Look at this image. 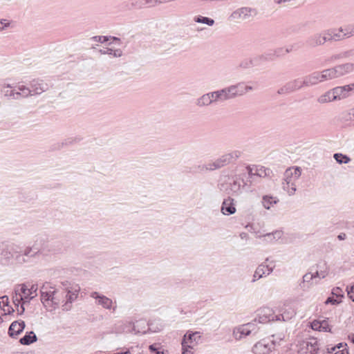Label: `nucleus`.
Here are the masks:
<instances>
[{
	"mask_svg": "<svg viewBox=\"0 0 354 354\" xmlns=\"http://www.w3.org/2000/svg\"><path fill=\"white\" fill-rule=\"evenodd\" d=\"M41 301L46 308L50 310L56 309L61 303V299L63 297V292L59 290L50 286L49 283H45L40 289Z\"/></svg>",
	"mask_w": 354,
	"mask_h": 354,
	"instance_id": "nucleus-1",
	"label": "nucleus"
},
{
	"mask_svg": "<svg viewBox=\"0 0 354 354\" xmlns=\"http://www.w3.org/2000/svg\"><path fill=\"white\" fill-rule=\"evenodd\" d=\"M301 174V169L299 167L295 169H288L284 173V180L283 182V189L288 192L290 196L295 194L296 192L295 183L299 180Z\"/></svg>",
	"mask_w": 354,
	"mask_h": 354,
	"instance_id": "nucleus-2",
	"label": "nucleus"
},
{
	"mask_svg": "<svg viewBox=\"0 0 354 354\" xmlns=\"http://www.w3.org/2000/svg\"><path fill=\"white\" fill-rule=\"evenodd\" d=\"M232 90H217L203 95L198 99L197 104L198 106H207L217 100H225L231 98L235 93H230Z\"/></svg>",
	"mask_w": 354,
	"mask_h": 354,
	"instance_id": "nucleus-3",
	"label": "nucleus"
},
{
	"mask_svg": "<svg viewBox=\"0 0 354 354\" xmlns=\"http://www.w3.org/2000/svg\"><path fill=\"white\" fill-rule=\"evenodd\" d=\"M281 317L283 318V320H286L285 313L280 315H274V311L272 308H270L268 307H263L259 309L257 311V316L252 322H254L255 324L256 323L266 324L274 320H280Z\"/></svg>",
	"mask_w": 354,
	"mask_h": 354,
	"instance_id": "nucleus-4",
	"label": "nucleus"
},
{
	"mask_svg": "<svg viewBox=\"0 0 354 354\" xmlns=\"http://www.w3.org/2000/svg\"><path fill=\"white\" fill-rule=\"evenodd\" d=\"M259 328L254 322H248L245 324L239 325L233 329L232 335L236 340H240L250 334H256Z\"/></svg>",
	"mask_w": 354,
	"mask_h": 354,
	"instance_id": "nucleus-5",
	"label": "nucleus"
},
{
	"mask_svg": "<svg viewBox=\"0 0 354 354\" xmlns=\"http://www.w3.org/2000/svg\"><path fill=\"white\" fill-rule=\"evenodd\" d=\"M350 90H329L319 96L317 101L321 104L327 103L335 100H340L348 96Z\"/></svg>",
	"mask_w": 354,
	"mask_h": 354,
	"instance_id": "nucleus-6",
	"label": "nucleus"
},
{
	"mask_svg": "<svg viewBox=\"0 0 354 354\" xmlns=\"http://www.w3.org/2000/svg\"><path fill=\"white\" fill-rule=\"evenodd\" d=\"M257 10L250 7H242L234 10L230 16L231 20H245L252 15H256Z\"/></svg>",
	"mask_w": 354,
	"mask_h": 354,
	"instance_id": "nucleus-7",
	"label": "nucleus"
},
{
	"mask_svg": "<svg viewBox=\"0 0 354 354\" xmlns=\"http://www.w3.org/2000/svg\"><path fill=\"white\" fill-rule=\"evenodd\" d=\"M90 296L96 300V304L102 306L105 309L113 310V312L115 311L117 307L113 306V302L110 298L100 295L97 292H91Z\"/></svg>",
	"mask_w": 354,
	"mask_h": 354,
	"instance_id": "nucleus-8",
	"label": "nucleus"
},
{
	"mask_svg": "<svg viewBox=\"0 0 354 354\" xmlns=\"http://www.w3.org/2000/svg\"><path fill=\"white\" fill-rule=\"evenodd\" d=\"M327 41V37L325 35V30L321 32L315 33L308 37L306 41L308 46L315 48L324 45Z\"/></svg>",
	"mask_w": 354,
	"mask_h": 354,
	"instance_id": "nucleus-9",
	"label": "nucleus"
},
{
	"mask_svg": "<svg viewBox=\"0 0 354 354\" xmlns=\"http://www.w3.org/2000/svg\"><path fill=\"white\" fill-rule=\"evenodd\" d=\"M80 288L75 289L73 292L68 290L66 292H63V297L61 299V302H64L62 305L63 310H70L72 308V303L77 298L78 292Z\"/></svg>",
	"mask_w": 354,
	"mask_h": 354,
	"instance_id": "nucleus-10",
	"label": "nucleus"
},
{
	"mask_svg": "<svg viewBox=\"0 0 354 354\" xmlns=\"http://www.w3.org/2000/svg\"><path fill=\"white\" fill-rule=\"evenodd\" d=\"M3 95L8 100L15 99L19 100L23 97H27L29 95H34L39 94L37 93L36 90H20V91L15 92V90H3Z\"/></svg>",
	"mask_w": 354,
	"mask_h": 354,
	"instance_id": "nucleus-11",
	"label": "nucleus"
},
{
	"mask_svg": "<svg viewBox=\"0 0 354 354\" xmlns=\"http://www.w3.org/2000/svg\"><path fill=\"white\" fill-rule=\"evenodd\" d=\"M318 349L317 339L311 338L302 342L299 353V354H317Z\"/></svg>",
	"mask_w": 354,
	"mask_h": 354,
	"instance_id": "nucleus-12",
	"label": "nucleus"
},
{
	"mask_svg": "<svg viewBox=\"0 0 354 354\" xmlns=\"http://www.w3.org/2000/svg\"><path fill=\"white\" fill-rule=\"evenodd\" d=\"M273 270L274 266L272 267L269 265H266L264 263L259 265L254 272L252 282L254 283L262 277L270 274L273 272Z\"/></svg>",
	"mask_w": 354,
	"mask_h": 354,
	"instance_id": "nucleus-13",
	"label": "nucleus"
},
{
	"mask_svg": "<svg viewBox=\"0 0 354 354\" xmlns=\"http://www.w3.org/2000/svg\"><path fill=\"white\" fill-rule=\"evenodd\" d=\"M248 170V182L250 183V184H252L255 182V178H265L266 176H268L270 174V169H266L264 167H261L259 168H257L255 170V172L252 171V169L250 167H247Z\"/></svg>",
	"mask_w": 354,
	"mask_h": 354,
	"instance_id": "nucleus-14",
	"label": "nucleus"
},
{
	"mask_svg": "<svg viewBox=\"0 0 354 354\" xmlns=\"http://www.w3.org/2000/svg\"><path fill=\"white\" fill-rule=\"evenodd\" d=\"M44 243V240L41 237H37L32 246L27 247L24 250V255L27 257H35L41 252Z\"/></svg>",
	"mask_w": 354,
	"mask_h": 354,
	"instance_id": "nucleus-15",
	"label": "nucleus"
},
{
	"mask_svg": "<svg viewBox=\"0 0 354 354\" xmlns=\"http://www.w3.org/2000/svg\"><path fill=\"white\" fill-rule=\"evenodd\" d=\"M20 286L21 293L24 295L23 297L24 299V302H29L37 295V284H32L30 288H28V287L24 283L20 285Z\"/></svg>",
	"mask_w": 354,
	"mask_h": 354,
	"instance_id": "nucleus-16",
	"label": "nucleus"
},
{
	"mask_svg": "<svg viewBox=\"0 0 354 354\" xmlns=\"http://www.w3.org/2000/svg\"><path fill=\"white\" fill-rule=\"evenodd\" d=\"M26 324L24 321H15L12 322L8 328V335L10 337H17L25 328Z\"/></svg>",
	"mask_w": 354,
	"mask_h": 354,
	"instance_id": "nucleus-17",
	"label": "nucleus"
},
{
	"mask_svg": "<svg viewBox=\"0 0 354 354\" xmlns=\"http://www.w3.org/2000/svg\"><path fill=\"white\" fill-rule=\"evenodd\" d=\"M201 339V333L198 331H187L183 336L182 342H186V344L193 345V348L198 344Z\"/></svg>",
	"mask_w": 354,
	"mask_h": 354,
	"instance_id": "nucleus-18",
	"label": "nucleus"
},
{
	"mask_svg": "<svg viewBox=\"0 0 354 354\" xmlns=\"http://www.w3.org/2000/svg\"><path fill=\"white\" fill-rule=\"evenodd\" d=\"M221 212L225 215H231L236 212L233 198L228 197L223 201L221 206Z\"/></svg>",
	"mask_w": 354,
	"mask_h": 354,
	"instance_id": "nucleus-19",
	"label": "nucleus"
},
{
	"mask_svg": "<svg viewBox=\"0 0 354 354\" xmlns=\"http://www.w3.org/2000/svg\"><path fill=\"white\" fill-rule=\"evenodd\" d=\"M302 79L304 87L313 86L317 83L321 82L319 72H314L309 75L303 77Z\"/></svg>",
	"mask_w": 354,
	"mask_h": 354,
	"instance_id": "nucleus-20",
	"label": "nucleus"
},
{
	"mask_svg": "<svg viewBox=\"0 0 354 354\" xmlns=\"http://www.w3.org/2000/svg\"><path fill=\"white\" fill-rule=\"evenodd\" d=\"M270 346L265 340L256 343L252 347L254 354H266L270 351Z\"/></svg>",
	"mask_w": 354,
	"mask_h": 354,
	"instance_id": "nucleus-21",
	"label": "nucleus"
},
{
	"mask_svg": "<svg viewBox=\"0 0 354 354\" xmlns=\"http://www.w3.org/2000/svg\"><path fill=\"white\" fill-rule=\"evenodd\" d=\"M239 155V151H234L232 153L223 155L217 159V161L219 162L221 167H223V166L227 165V164L238 158Z\"/></svg>",
	"mask_w": 354,
	"mask_h": 354,
	"instance_id": "nucleus-22",
	"label": "nucleus"
},
{
	"mask_svg": "<svg viewBox=\"0 0 354 354\" xmlns=\"http://www.w3.org/2000/svg\"><path fill=\"white\" fill-rule=\"evenodd\" d=\"M241 183H243V180H241L238 178H233L232 182L230 183V191L228 193L232 192L233 194L239 195L241 193V188L244 187V185H242Z\"/></svg>",
	"mask_w": 354,
	"mask_h": 354,
	"instance_id": "nucleus-23",
	"label": "nucleus"
},
{
	"mask_svg": "<svg viewBox=\"0 0 354 354\" xmlns=\"http://www.w3.org/2000/svg\"><path fill=\"white\" fill-rule=\"evenodd\" d=\"M325 35H330V37H327V41H338L346 39L344 36H343V34H340L339 32H336V29L335 28L325 30Z\"/></svg>",
	"mask_w": 354,
	"mask_h": 354,
	"instance_id": "nucleus-24",
	"label": "nucleus"
},
{
	"mask_svg": "<svg viewBox=\"0 0 354 354\" xmlns=\"http://www.w3.org/2000/svg\"><path fill=\"white\" fill-rule=\"evenodd\" d=\"M341 76H344L354 71V63L346 62L337 65Z\"/></svg>",
	"mask_w": 354,
	"mask_h": 354,
	"instance_id": "nucleus-25",
	"label": "nucleus"
},
{
	"mask_svg": "<svg viewBox=\"0 0 354 354\" xmlns=\"http://www.w3.org/2000/svg\"><path fill=\"white\" fill-rule=\"evenodd\" d=\"M37 340V335L33 331L27 332L26 335L21 337L19 342L23 345H30Z\"/></svg>",
	"mask_w": 354,
	"mask_h": 354,
	"instance_id": "nucleus-26",
	"label": "nucleus"
},
{
	"mask_svg": "<svg viewBox=\"0 0 354 354\" xmlns=\"http://www.w3.org/2000/svg\"><path fill=\"white\" fill-rule=\"evenodd\" d=\"M339 32L343 33V36L346 39L354 36V24H347L338 28Z\"/></svg>",
	"mask_w": 354,
	"mask_h": 354,
	"instance_id": "nucleus-27",
	"label": "nucleus"
},
{
	"mask_svg": "<svg viewBox=\"0 0 354 354\" xmlns=\"http://www.w3.org/2000/svg\"><path fill=\"white\" fill-rule=\"evenodd\" d=\"M278 202L279 199L277 198L270 195L263 196L261 201L263 206L267 209H270L271 206L277 204Z\"/></svg>",
	"mask_w": 354,
	"mask_h": 354,
	"instance_id": "nucleus-28",
	"label": "nucleus"
},
{
	"mask_svg": "<svg viewBox=\"0 0 354 354\" xmlns=\"http://www.w3.org/2000/svg\"><path fill=\"white\" fill-rule=\"evenodd\" d=\"M30 86L32 88H44V87H52L53 84L50 82H47L44 80L33 79L30 82Z\"/></svg>",
	"mask_w": 354,
	"mask_h": 354,
	"instance_id": "nucleus-29",
	"label": "nucleus"
},
{
	"mask_svg": "<svg viewBox=\"0 0 354 354\" xmlns=\"http://www.w3.org/2000/svg\"><path fill=\"white\" fill-rule=\"evenodd\" d=\"M16 248L17 245L15 244L7 245L6 248L2 250L1 255L3 256L6 259H10L13 256L12 252H18Z\"/></svg>",
	"mask_w": 354,
	"mask_h": 354,
	"instance_id": "nucleus-30",
	"label": "nucleus"
},
{
	"mask_svg": "<svg viewBox=\"0 0 354 354\" xmlns=\"http://www.w3.org/2000/svg\"><path fill=\"white\" fill-rule=\"evenodd\" d=\"M194 21L196 23L207 24V26H213L215 23L213 19L207 17H203L201 15L196 16L194 18Z\"/></svg>",
	"mask_w": 354,
	"mask_h": 354,
	"instance_id": "nucleus-31",
	"label": "nucleus"
},
{
	"mask_svg": "<svg viewBox=\"0 0 354 354\" xmlns=\"http://www.w3.org/2000/svg\"><path fill=\"white\" fill-rule=\"evenodd\" d=\"M319 78L321 82L328 80H332L335 78V76L333 75V72H332V68H328L322 71L321 73H319Z\"/></svg>",
	"mask_w": 354,
	"mask_h": 354,
	"instance_id": "nucleus-32",
	"label": "nucleus"
},
{
	"mask_svg": "<svg viewBox=\"0 0 354 354\" xmlns=\"http://www.w3.org/2000/svg\"><path fill=\"white\" fill-rule=\"evenodd\" d=\"M333 158L339 164H347L351 161V158L347 155L341 153H335Z\"/></svg>",
	"mask_w": 354,
	"mask_h": 354,
	"instance_id": "nucleus-33",
	"label": "nucleus"
},
{
	"mask_svg": "<svg viewBox=\"0 0 354 354\" xmlns=\"http://www.w3.org/2000/svg\"><path fill=\"white\" fill-rule=\"evenodd\" d=\"M304 88L302 77L297 78L296 80L290 81L286 84V88Z\"/></svg>",
	"mask_w": 354,
	"mask_h": 354,
	"instance_id": "nucleus-34",
	"label": "nucleus"
},
{
	"mask_svg": "<svg viewBox=\"0 0 354 354\" xmlns=\"http://www.w3.org/2000/svg\"><path fill=\"white\" fill-rule=\"evenodd\" d=\"M99 52L102 55L109 54V55H111L115 57H119L122 54V50L120 49L113 50V49L109 48H106L104 50L100 49L99 50Z\"/></svg>",
	"mask_w": 354,
	"mask_h": 354,
	"instance_id": "nucleus-35",
	"label": "nucleus"
},
{
	"mask_svg": "<svg viewBox=\"0 0 354 354\" xmlns=\"http://www.w3.org/2000/svg\"><path fill=\"white\" fill-rule=\"evenodd\" d=\"M129 3L130 6L128 8L129 10L142 9L145 8L144 0H131Z\"/></svg>",
	"mask_w": 354,
	"mask_h": 354,
	"instance_id": "nucleus-36",
	"label": "nucleus"
},
{
	"mask_svg": "<svg viewBox=\"0 0 354 354\" xmlns=\"http://www.w3.org/2000/svg\"><path fill=\"white\" fill-rule=\"evenodd\" d=\"M354 118V111L349 110L342 113L341 120L343 122L351 121Z\"/></svg>",
	"mask_w": 354,
	"mask_h": 354,
	"instance_id": "nucleus-37",
	"label": "nucleus"
},
{
	"mask_svg": "<svg viewBox=\"0 0 354 354\" xmlns=\"http://www.w3.org/2000/svg\"><path fill=\"white\" fill-rule=\"evenodd\" d=\"M319 270L318 272H319V274L321 275V279L325 278L328 274V268L326 263H323L322 265L318 266Z\"/></svg>",
	"mask_w": 354,
	"mask_h": 354,
	"instance_id": "nucleus-38",
	"label": "nucleus"
},
{
	"mask_svg": "<svg viewBox=\"0 0 354 354\" xmlns=\"http://www.w3.org/2000/svg\"><path fill=\"white\" fill-rule=\"evenodd\" d=\"M203 169H205L206 171H209V170H214V169L221 168V166L219 164V162L217 161V159H216L214 162H210V163H208V164L204 165L203 167Z\"/></svg>",
	"mask_w": 354,
	"mask_h": 354,
	"instance_id": "nucleus-39",
	"label": "nucleus"
},
{
	"mask_svg": "<svg viewBox=\"0 0 354 354\" xmlns=\"http://www.w3.org/2000/svg\"><path fill=\"white\" fill-rule=\"evenodd\" d=\"M283 232L281 230H276L272 233H267L263 235L264 237H272L274 241L280 239L283 236Z\"/></svg>",
	"mask_w": 354,
	"mask_h": 354,
	"instance_id": "nucleus-40",
	"label": "nucleus"
},
{
	"mask_svg": "<svg viewBox=\"0 0 354 354\" xmlns=\"http://www.w3.org/2000/svg\"><path fill=\"white\" fill-rule=\"evenodd\" d=\"M347 59L346 50H344L339 53L333 55L330 59V62H335L336 60Z\"/></svg>",
	"mask_w": 354,
	"mask_h": 354,
	"instance_id": "nucleus-41",
	"label": "nucleus"
},
{
	"mask_svg": "<svg viewBox=\"0 0 354 354\" xmlns=\"http://www.w3.org/2000/svg\"><path fill=\"white\" fill-rule=\"evenodd\" d=\"M15 296L13 297V303L16 307H19V305L21 301H24V299L22 295L17 292V290H15ZM25 303V302H23Z\"/></svg>",
	"mask_w": 354,
	"mask_h": 354,
	"instance_id": "nucleus-42",
	"label": "nucleus"
},
{
	"mask_svg": "<svg viewBox=\"0 0 354 354\" xmlns=\"http://www.w3.org/2000/svg\"><path fill=\"white\" fill-rule=\"evenodd\" d=\"M182 344V354H193L192 349H193V345L186 344V342H181Z\"/></svg>",
	"mask_w": 354,
	"mask_h": 354,
	"instance_id": "nucleus-43",
	"label": "nucleus"
},
{
	"mask_svg": "<svg viewBox=\"0 0 354 354\" xmlns=\"http://www.w3.org/2000/svg\"><path fill=\"white\" fill-rule=\"evenodd\" d=\"M252 59H245L241 62L240 64V67L243 68V69L249 68L251 67H254Z\"/></svg>",
	"mask_w": 354,
	"mask_h": 354,
	"instance_id": "nucleus-44",
	"label": "nucleus"
},
{
	"mask_svg": "<svg viewBox=\"0 0 354 354\" xmlns=\"http://www.w3.org/2000/svg\"><path fill=\"white\" fill-rule=\"evenodd\" d=\"M252 59L254 66H260L262 63L266 62V59H264L263 55L255 56Z\"/></svg>",
	"mask_w": 354,
	"mask_h": 354,
	"instance_id": "nucleus-45",
	"label": "nucleus"
},
{
	"mask_svg": "<svg viewBox=\"0 0 354 354\" xmlns=\"http://www.w3.org/2000/svg\"><path fill=\"white\" fill-rule=\"evenodd\" d=\"M110 37H111V36H94L92 37L91 39L94 41H97L103 44L108 41L110 39Z\"/></svg>",
	"mask_w": 354,
	"mask_h": 354,
	"instance_id": "nucleus-46",
	"label": "nucleus"
},
{
	"mask_svg": "<svg viewBox=\"0 0 354 354\" xmlns=\"http://www.w3.org/2000/svg\"><path fill=\"white\" fill-rule=\"evenodd\" d=\"M262 55L263 56L264 59H266V62L273 61L276 58L274 50L268 51Z\"/></svg>",
	"mask_w": 354,
	"mask_h": 354,
	"instance_id": "nucleus-47",
	"label": "nucleus"
},
{
	"mask_svg": "<svg viewBox=\"0 0 354 354\" xmlns=\"http://www.w3.org/2000/svg\"><path fill=\"white\" fill-rule=\"evenodd\" d=\"M239 87H241V88H247V89H249V88H253V86L245 83V82H241V83H239L238 84H236V85H232L230 86H229L227 88H239Z\"/></svg>",
	"mask_w": 354,
	"mask_h": 354,
	"instance_id": "nucleus-48",
	"label": "nucleus"
},
{
	"mask_svg": "<svg viewBox=\"0 0 354 354\" xmlns=\"http://www.w3.org/2000/svg\"><path fill=\"white\" fill-rule=\"evenodd\" d=\"M0 306L2 308L9 307V298L4 295L0 297Z\"/></svg>",
	"mask_w": 354,
	"mask_h": 354,
	"instance_id": "nucleus-49",
	"label": "nucleus"
},
{
	"mask_svg": "<svg viewBox=\"0 0 354 354\" xmlns=\"http://www.w3.org/2000/svg\"><path fill=\"white\" fill-rule=\"evenodd\" d=\"M332 294L337 297L342 298L344 297L343 291L339 287L333 288L332 290Z\"/></svg>",
	"mask_w": 354,
	"mask_h": 354,
	"instance_id": "nucleus-50",
	"label": "nucleus"
},
{
	"mask_svg": "<svg viewBox=\"0 0 354 354\" xmlns=\"http://www.w3.org/2000/svg\"><path fill=\"white\" fill-rule=\"evenodd\" d=\"M346 291L349 298L354 302V284L347 287Z\"/></svg>",
	"mask_w": 354,
	"mask_h": 354,
	"instance_id": "nucleus-51",
	"label": "nucleus"
},
{
	"mask_svg": "<svg viewBox=\"0 0 354 354\" xmlns=\"http://www.w3.org/2000/svg\"><path fill=\"white\" fill-rule=\"evenodd\" d=\"M273 50L276 58L279 57L281 56H283L285 55L284 49L283 48H277Z\"/></svg>",
	"mask_w": 354,
	"mask_h": 354,
	"instance_id": "nucleus-52",
	"label": "nucleus"
},
{
	"mask_svg": "<svg viewBox=\"0 0 354 354\" xmlns=\"http://www.w3.org/2000/svg\"><path fill=\"white\" fill-rule=\"evenodd\" d=\"M341 302V301H338L337 299H334L333 297H328L325 301L326 304H338Z\"/></svg>",
	"mask_w": 354,
	"mask_h": 354,
	"instance_id": "nucleus-53",
	"label": "nucleus"
},
{
	"mask_svg": "<svg viewBox=\"0 0 354 354\" xmlns=\"http://www.w3.org/2000/svg\"><path fill=\"white\" fill-rule=\"evenodd\" d=\"M347 59L354 58V47L346 50Z\"/></svg>",
	"mask_w": 354,
	"mask_h": 354,
	"instance_id": "nucleus-54",
	"label": "nucleus"
},
{
	"mask_svg": "<svg viewBox=\"0 0 354 354\" xmlns=\"http://www.w3.org/2000/svg\"><path fill=\"white\" fill-rule=\"evenodd\" d=\"M312 279H313V277L311 276V274L306 273L303 277L302 283H304L305 282H310Z\"/></svg>",
	"mask_w": 354,
	"mask_h": 354,
	"instance_id": "nucleus-55",
	"label": "nucleus"
},
{
	"mask_svg": "<svg viewBox=\"0 0 354 354\" xmlns=\"http://www.w3.org/2000/svg\"><path fill=\"white\" fill-rule=\"evenodd\" d=\"M2 310H3L4 315H10L11 313H14V311H15L13 308L10 306H9V307L2 308Z\"/></svg>",
	"mask_w": 354,
	"mask_h": 354,
	"instance_id": "nucleus-56",
	"label": "nucleus"
},
{
	"mask_svg": "<svg viewBox=\"0 0 354 354\" xmlns=\"http://www.w3.org/2000/svg\"><path fill=\"white\" fill-rule=\"evenodd\" d=\"M332 72H333V75L335 76V78H337V77H342L340 73H339V69L337 66V65L334 67H332Z\"/></svg>",
	"mask_w": 354,
	"mask_h": 354,
	"instance_id": "nucleus-57",
	"label": "nucleus"
},
{
	"mask_svg": "<svg viewBox=\"0 0 354 354\" xmlns=\"http://www.w3.org/2000/svg\"><path fill=\"white\" fill-rule=\"evenodd\" d=\"M0 26L1 27H4V29L10 26V23L8 21L7 19H1L0 21Z\"/></svg>",
	"mask_w": 354,
	"mask_h": 354,
	"instance_id": "nucleus-58",
	"label": "nucleus"
},
{
	"mask_svg": "<svg viewBox=\"0 0 354 354\" xmlns=\"http://www.w3.org/2000/svg\"><path fill=\"white\" fill-rule=\"evenodd\" d=\"M337 347L335 346H332L330 348H327V351H328V353H330V354H337L338 353L339 351H337Z\"/></svg>",
	"mask_w": 354,
	"mask_h": 354,
	"instance_id": "nucleus-59",
	"label": "nucleus"
},
{
	"mask_svg": "<svg viewBox=\"0 0 354 354\" xmlns=\"http://www.w3.org/2000/svg\"><path fill=\"white\" fill-rule=\"evenodd\" d=\"M319 328H322L324 331H330V328H329V326L327 325L326 322H323L321 323Z\"/></svg>",
	"mask_w": 354,
	"mask_h": 354,
	"instance_id": "nucleus-60",
	"label": "nucleus"
},
{
	"mask_svg": "<svg viewBox=\"0 0 354 354\" xmlns=\"http://www.w3.org/2000/svg\"><path fill=\"white\" fill-rule=\"evenodd\" d=\"M145 7H153L154 6L153 0H144Z\"/></svg>",
	"mask_w": 354,
	"mask_h": 354,
	"instance_id": "nucleus-61",
	"label": "nucleus"
},
{
	"mask_svg": "<svg viewBox=\"0 0 354 354\" xmlns=\"http://www.w3.org/2000/svg\"><path fill=\"white\" fill-rule=\"evenodd\" d=\"M24 303H23L20 306H19V307H17V310L19 315L23 314L25 311V308L24 306Z\"/></svg>",
	"mask_w": 354,
	"mask_h": 354,
	"instance_id": "nucleus-62",
	"label": "nucleus"
},
{
	"mask_svg": "<svg viewBox=\"0 0 354 354\" xmlns=\"http://www.w3.org/2000/svg\"><path fill=\"white\" fill-rule=\"evenodd\" d=\"M149 349L151 352L155 353V354L159 350L156 347V344H151L149 346Z\"/></svg>",
	"mask_w": 354,
	"mask_h": 354,
	"instance_id": "nucleus-63",
	"label": "nucleus"
},
{
	"mask_svg": "<svg viewBox=\"0 0 354 354\" xmlns=\"http://www.w3.org/2000/svg\"><path fill=\"white\" fill-rule=\"evenodd\" d=\"M110 39H112V43H115L118 44H120L121 43V39L119 37L111 36V37H110Z\"/></svg>",
	"mask_w": 354,
	"mask_h": 354,
	"instance_id": "nucleus-64",
	"label": "nucleus"
}]
</instances>
